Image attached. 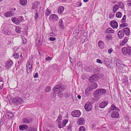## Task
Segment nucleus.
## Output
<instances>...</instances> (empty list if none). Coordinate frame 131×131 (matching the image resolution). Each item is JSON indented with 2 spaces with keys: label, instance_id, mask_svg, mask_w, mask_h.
<instances>
[{
  "label": "nucleus",
  "instance_id": "obj_1",
  "mask_svg": "<svg viewBox=\"0 0 131 131\" xmlns=\"http://www.w3.org/2000/svg\"><path fill=\"white\" fill-rule=\"evenodd\" d=\"M64 86L62 85L61 84H57L52 89V90L55 94H58L60 97H62L63 96V94L61 93L65 89Z\"/></svg>",
  "mask_w": 131,
  "mask_h": 131
},
{
  "label": "nucleus",
  "instance_id": "obj_2",
  "mask_svg": "<svg viewBox=\"0 0 131 131\" xmlns=\"http://www.w3.org/2000/svg\"><path fill=\"white\" fill-rule=\"evenodd\" d=\"M106 92V91L105 89L101 88L96 90L95 92V93L96 96L100 97L105 94Z\"/></svg>",
  "mask_w": 131,
  "mask_h": 131
},
{
  "label": "nucleus",
  "instance_id": "obj_3",
  "mask_svg": "<svg viewBox=\"0 0 131 131\" xmlns=\"http://www.w3.org/2000/svg\"><path fill=\"white\" fill-rule=\"evenodd\" d=\"M23 102L22 99L18 96L15 97L12 100V103L15 106H17L22 103Z\"/></svg>",
  "mask_w": 131,
  "mask_h": 131
},
{
  "label": "nucleus",
  "instance_id": "obj_4",
  "mask_svg": "<svg viewBox=\"0 0 131 131\" xmlns=\"http://www.w3.org/2000/svg\"><path fill=\"white\" fill-rule=\"evenodd\" d=\"M32 61L31 59H29L26 64L27 72L28 73H30L32 71Z\"/></svg>",
  "mask_w": 131,
  "mask_h": 131
},
{
  "label": "nucleus",
  "instance_id": "obj_5",
  "mask_svg": "<svg viewBox=\"0 0 131 131\" xmlns=\"http://www.w3.org/2000/svg\"><path fill=\"white\" fill-rule=\"evenodd\" d=\"M122 53L125 55L127 53L129 55H131V47H124L122 49Z\"/></svg>",
  "mask_w": 131,
  "mask_h": 131
},
{
  "label": "nucleus",
  "instance_id": "obj_6",
  "mask_svg": "<svg viewBox=\"0 0 131 131\" xmlns=\"http://www.w3.org/2000/svg\"><path fill=\"white\" fill-rule=\"evenodd\" d=\"M92 107L91 104L89 102H87L85 104L84 108L86 111H91Z\"/></svg>",
  "mask_w": 131,
  "mask_h": 131
},
{
  "label": "nucleus",
  "instance_id": "obj_7",
  "mask_svg": "<svg viewBox=\"0 0 131 131\" xmlns=\"http://www.w3.org/2000/svg\"><path fill=\"white\" fill-rule=\"evenodd\" d=\"M116 66L118 69H123L124 71L125 70L127 69V66H125L123 64H121L118 62L116 63Z\"/></svg>",
  "mask_w": 131,
  "mask_h": 131
},
{
  "label": "nucleus",
  "instance_id": "obj_8",
  "mask_svg": "<svg viewBox=\"0 0 131 131\" xmlns=\"http://www.w3.org/2000/svg\"><path fill=\"white\" fill-rule=\"evenodd\" d=\"M81 113L79 110H75L71 112V115L73 117H78L81 115Z\"/></svg>",
  "mask_w": 131,
  "mask_h": 131
},
{
  "label": "nucleus",
  "instance_id": "obj_9",
  "mask_svg": "<svg viewBox=\"0 0 131 131\" xmlns=\"http://www.w3.org/2000/svg\"><path fill=\"white\" fill-rule=\"evenodd\" d=\"M22 122L23 123L27 124L32 122V119L30 117L24 118L22 120Z\"/></svg>",
  "mask_w": 131,
  "mask_h": 131
},
{
  "label": "nucleus",
  "instance_id": "obj_10",
  "mask_svg": "<svg viewBox=\"0 0 131 131\" xmlns=\"http://www.w3.org/2000/svg\"><path fill=\"white\" fill-rule=\"evenodd\" d=\"M97 75L94 74L90 77L89 79V81L91 82L96 81L97 80Z\"/></svg>",
  "mask_w": 131,
  "mask_h": 131
},
{
  "label": "nucleus",
  "instance_id": "obj_11",
  "mask_svg": "<svg viewBox=\"0 0 131 131\" xmlns=\"http://www.w3.org/2000/svg\"><path fill=\"white\" fill-rule=\"evenodd\" d=\"M110 24L112 28L114 29H116L118 27L117 22L115 20H113L111 21Z\"/></svg>",
  "mask_w": 131,
  "mask_h": 131
},
{
  "label": "nucleus",
  "instance_id": "obj_12",
  "mask_svg": "<svg viewBox=\"0 0 131 131\" xmlns=\"http://www.w3.org/2000/svg\"><path fill=\"white\" fill-rule=\"evenodd\" d=\"M119 116V114L118 112L115 111L113 112L111 115L112 117L114 118H117Z\"/></svg>",
  "mask_w": 131,
  "mask_h": 131
},
{
  "label": "nucleus",
  "instance_id": "obj_13",
  "mask_svg": "<svg viewBox=\"0 0 131 131\" xmlns=\"http://www.w3.org/2000/svg\"><path fill=\"white\" fill-rule=\"evenodd\" d=\"M85 122V121L84 118L80 117L77 120V124L78 125H82Z\"/></svg>",
  "mask_w": 131,
  "mask_h": 131
},
{
  "label": "nucleus",
  "instance_id": "obj_14",
  "mask_svg": "<svg viewBox=\"0 0 131 131\" xmlns=\"http://www.w3.org/2000/svg\"><path fill=\"white\" fill-rule=\"evenodd\" d=\"M13 64L12 61L11 60H9L6 61L5 64V66L7 68H10Z\"/></svg>",
  "mask_w": 131,
  "mask_h": 131
},
{
  "label": "nucleus",
  "instance_id": "obj_15",
  "mask_svg": "<svg viewBox=\"0 0 131 131\" xmlns=\"http://www.w3.org/2000/svg\"><path fill=\"white\" fill-rule=\"evenodd\" d=\"M108 103V102L107 101H104L100 104L99 106L100 108H104L107 105Z\"/></svg>",
  "mask_w": 131,
  "mask_h": 131
},
{
  "label": "nucleus",
  "instance_id": "obj_16",
  "mask_svg": "<svg viewBox=\"0 0 131 131\" xmlns=\"http://www.w3.org/2000/svg\"><path fill=\"white\" fill-rule=\"evenodd\" d=\"M28 128V126L26 124H23L20 125L19 126V129L21 130H26Z\"/></svg>",
  "mask_w": 131,
  "mask_h": 131
},
{
  "label": "nucleus",
  "instance_id": "obj_17",
  "mask_svg": "<svg viewBox=\"0 0 131 131\" xmlns=\"http://www.w3.org/2000/svg\"><path fill=\"white\" fill-rule=\"evenodd\" d=\"M14 14L12 11L7 12L5 13L4 16L6 17H11L13 16Z\"/></svg>",
  "mask_w": 131,
  "mask_h": 131
},
{
  "label": "nucleus",
  "instance_id": "obj_18",
  "mask_svg": "<svg viewBox=\"0 0 131 131\" xmlns=\"http://www.w3.org/2000/svg\"><path fill=\"white\" fill-rule=\"evenodd\" d=\"M50 19L53 21H56L57 20L58 17L55 14H52L50 17Z\"/></svg>",
  "mask_w": 131,
  "mask_h": 131
},
{
  "label": "nucleus",
  "instance_id": "obj_19",
  "mask_svg": "<svg viewBox=\"0 0 131 131\" xmlns=\"http://www.w3.org/2000/svg\"><path fill=\"white\" fill-rule=\"evenodd\" d=\"M11 19L12 21L14 23L17 25L19 24H20V21L19 20L18 18H16L15 17H13Z\"/></svg>",
  "mask_w": 131,
  "mask_h": 131
},
{
  "label": "nucleus",
  "instance_id": "obj_20",
  "mask_svg": "<svg viewBox=\"0 0 131 131\" xmlns=\"http://www.w3.org/2000/svg\"><path fill=\"white\" fill-rule=\"evenodd\" d=\"M40 4L37 1L35 2L32 4V9H35L36 10L38 8V6Z\"/></svg>",
  "mask_w": 131,
  "mask_h": 131
},
{
  "label": "nucleus",
  "instance_id": "obj_21",
  "mask_svg": "<svg viewBox=\"0 0 131 131\" xmlns=\"http://www.w3.org/2000/svg\"><path fill=\"white\" fill-rule=\"evenodd\" d=\"M118 35L120 39L122 38L124 36V33L123 30H120L118 33Z\"/></svg>",
  "mask_w": 131,
  "mask_h": 131
},
{
  "label": "nucleus",
  "instance_id": "obj_22",
  "mask_svg": "<svg viewBox=\"0 0 131 131\" xmlns=\"http://www.w3.org/2000/svg\"><path fill=\"white\" fill-rule=\"evenodd\" d=\"M127 38L126 37H125L123 40L120 42V45L121 46H123L125 45L127 43Z\"/></svg>",
  "mask_w": 131,
  "mask_h": 131
},
{
  "label": "nucleus",
  "instance_id": "obj_23",
  "mask_svg": "<svg viewBox=\"0 0 131 131\" xmlns=\"http://www.w3.org/2000/svg\"><path fill=\"white\" fill-rule=\"evenodd\" d=\"M116 110L119 111V109L118 107H117L114 104L112 105L111 106V107L109 108V112H111V111L112 110Z\"/></svg>",
  "mask_w": 131,
  "mask_h": 131
},
{
  "label": "nucleus",
  "instance_id": "obj_24",
  "mask_svg": "<svg viewBox=\"0 0 131 131\" xmlns=\"http://www.w3.org/2000/svg\"><path fill=\"white\" fill-rule=\"evenodd\" d=\"M59 24L60 28L62 29H64V26L63 25V21L62 19H61L60 20Z\"/></svg>",
  "mask_w": 131,
  "mask_h": 131
},
{
  "label": "nucleus",
  "instance_id": "obj_25",
  "mask_svg": "<svg viewBox=\"0 0 131 131\" xmlns=\"http://www.w3.org/2000/svg\"><path fill=\"white\" fill-rule=\"evenodd\" d=\"M91 90V89L90 87H88L85 89V93L86 95L89 96L90 95Z\"/></svg>",
  "mask_w": 131,
  "mask_h": 131
},
{
  "label": "nucleus",
  "instance_id": "obj_26",
  "mask_svg": "<svg viewBox=\"0 0 131 131\" xmlns=\"http://www.w3.org/2000/svg\"><path fill=\"white\" fill-rule=\"evenodd\" d=\"M98 46L100 49H102L103 48L104 46V42L102 41H100L98 43Z\"/></svg>",
  "mask_w": 131,
  "mask_h": 131
},
{
  "label": "nucleus",
  "instance_id": "obj_27",
  "mask_svg": "<svg viewBox=\"0 0 131 131\" xmlns=\"http://www.w3.org/2000/svg\"><path fill=\"white\" fill-rule=\"evenodd\" d=\"M114 32V31L111 28H107L105 31V32L106 33H112Z\"/></svg>",
  "mask_w": 131,
  "mask_h": 131
},
{
  "label": "nucleus",
  "instance_id": "obj_28",
  "mask_svg": "<svg viewBox=\"0 0 131 131\" xmlns=\"http://www.w3.org/2000/svg\"><path fill=\"white\" fill-rule=\"evenodd\" d=\"M123 31L126 35H128L129 34L130 31L128 28L126 27L124 28Z\"/></svg>",
  "mask_w": 131,
  "mask_h": 131
},
{
  "label": "nucleus",
  "instance_id": "obj_29",
  "mask_svg": "<svg viewBox=\"0 0 131 131\" xmlns=\"http://www.w3.org/2000/svg\"><path fill=\"white\" fill-rule=\"evenodd\" d=\"M64 8L63 6H60L58 8V12L59 14H61L64 10Z\"/></svg>",
  "mask_w": 131,
  "mask_h": 131
},
{
  "label": "nucleus",
  "instance_id": "obj_30",
  "mask_svg": "<svg viewBox=\"0 0 131 131\" xmlns=\"http://www.w3.org/2000/svg\"><path fill=\"white\" fill-rule=\"evenodd\" d=\"M97 85L96 83H93L91 84V90L95 89L97 87Z\"/></svg>",
  "mask_w": 131,
  "mask_h": 131
},
{
  "label": "nucleus",
  "instance_id": "obj_31",
  "mask_svg": "<svg viewBox=\"0 0 131 131\" xmlns=\"http://www.w3.org/2000/svg\"><path fill=\"white\" fill-rule=\"evenodd\" d=\"M19 2L21 5L24 6L26 4L27 1V0H20Z\"/></svg>",
  "mask_w": 131,
  "mask_h": 131
},
{
  "label": "nucleus",
  "instance_id": "obj_32",
  "mask_svg": "<svg viewBox=\"0 0 131 131\" xmlns=\"http://www.w3.org/2000/svg\"><path fill=\"white\" fill-rule=\"evenodd\" d=\"M119 6L117 5H115L113 8V11L114 12H116L119 9Z\"/></svg>",
  "mask_w": 131,
  "mask_h": 131
},
{
  "label": "nucleus",
  "instance_id": "obj_33",
  "mask_svg": "<svg viewBox=\"0 0 131 131\" xmlns=\"http://www.w3.org/2000/svg\"><path fill=\"white\" fill-rule=\"evenodd\" d=\"M36 45L38 47L40 46L42 44V41L40 40H37L36 41Z\"/></svg>",
  "mask_w": 131,
  "mask_h": 131
},
{
  "label": "nucleus",
  "instance_id": "obj_34",
  "mask_svg": "<svg viewBox=\"0 0 131 131\" xmlns=\"http://www.w3.org/2000/svg\"><path fill=\"white\" fill-rule=\"evenodd\" d=\"M112 36L109 34L106 35V38L107 40H111L112 39Z\"/></svg>",
  "mask_w": 131,
  "mask_h": 131
},
{
  "label": "nucleus",
  "instance_id": "obj_35",
  "mask_svg": "<svg viewBox=\"0 0 131 131\" xmlns=\"http://www.w3.org/2000/svg\"><path fill=\"white\" fill-rule=\"evenodd\" d=\"M21 29L19 27L16 26V27L15 30L17 33H20L21 32Z\"/></svg>",
  "mask_w": 131,
  "mask_h": 131
},
{
  "label": "nucleus",
  "instance_id": "obj_36",
  "mask_svg": "<svg viewBox=\"0 0 131 131\" xmlns=\"http://www.w3.org/2000/svg\"><path fill=\"white\" fill-rule=\"evenodd\" d=\"M51 90V87L49 86H47L45 89V91L46 92H50Z\"/></svg>",
  "mask_w": 131,
  "mask_h": 131
},
{
  "label": "nucleus",
  "instance_id": "obj_37",
  "mask_svg": "<svg viewBox=\"0 0 131 131\" xmlns=\"http://www.w3.org/2000/svg\"><path fill=\"white\" fill-rule=\"evenodd\" d=\"M116 16L117 17L120 18L122 17V14L121 12H119L116 13Z\"/></svg>",
  "mask_w": 131,
  "mask_h": 131
},
{
  "label": "nucleus",
  "instance_id": "obj_38",
  "mask_svg": "<svg viewBox=\"0 0 131 131\" xmlns=\"http://www.w3.org/2000/svg\"><path fill=\"white\" fill-rule=\"evenodd\" d=\"M68 121L67 119H64L62 122V125L63 126H64L68 122Z\"/></svg>",
  "mask_w": 131,
  "mask_h": 131
},
{
  "label": "nucleus",
  "instance_id": "obj_39",
  "mask_svg": "<svg viewBox=\"0 0 131 131\" xmlns=\"http://www.w3.org/2000/svg\"><path fill=\"white\" fill-rule=\"evenodd\" d=\"M118 5H119L120 8L122 9H123L124 7V6L123 3L121 2H119L118 3Z\"/></svg>",
  "mask_w": 131,
  "mask_h": 131
},
{
  "label": "nucleus",
  "instance_id": "obj_40",
  "mask_svg": "<svg viewBox=\"0 0 131 131\" xmlns=\"http://www.w3.org/2000/svg\"><path fill=\"white\" fill-rule=\"evenodd\" d=\"M126 15H124L122 19V23H125L126 22Z\"/></svg>",
  "mask_w": 131,
  "mask_h": 131
},
{
  "label": "nucleus",
  "instance_id": "obj_41",
  "mask_svg": "<svg viewBox=\"0 0 131 131\" xmlns=\"http://www.w3.org/2000/svg\"><path fill=\"white\" fill-rule=\"evenodd\" d=\"M128 24L126 23H124L123 24H121L120 25V27H125L127 26Z\"/></svg>",
  "mask_w": 131,
  "mask_h": 131
},
{
  "label": "nucleus",
  "instance_id": "obj_42",
  "mask_svg": "<svg viewBox=\"0 0 131 131\" xmlns=\"http://www.w3.org/2000/svg\"><path fill=\"white\" fill-rule=\"evenodd\" d=\"M79 131H85V129L83 126L80 127L79 128Z\"/></svg>",
  "mask_w": 131,
  "mask_h": 131
},
{
  "label": "nucleus",
  "instance_id": "obj_43",
  "mask_svg": "<svg viewBox=\"0 0 131 131\" xmlns=\"http://www.w3.org/2000/svg\"><path fill=\"white\" fill-rule=\"evenodd\" d=\"M72 126V125L71 124H70L68 126L67 129L68 130H71Z\"/></svg>",
  "mask_w": 131,
  "mask_h": 131
},
{
  "label": "nucleus",
  "instance_id": "obj_44",
  "mask_svg": "<svg viewBox=\"0 0 131 131\" xmlns=\"http://www.w3.org/2000/svg\"><path fill=\"white\" fill-rule=\"evenodd\" d=\"M127 3L128 6L131 7V0H128L127 1Z\"/></svg>",
  "mask_w": 131,
  "mask_h": 131
},
{
  "label": "nucleus",
  "instance_id": "obj_45",
  "mask_svg": "<svg viewBox=\"0 0 131 131\" xmlns=\"http://www.w3.org/2000/svg\"><path fill=\"white\" fill-rule=\"evenodd\" d=\"M18 18L19 20L20 21V23L23 20V17L22 16H19Z\"/></svg>",
  "mask_w": 131,
  "mask_h": 131
},
{
  "label": "nucleus",
  "instance_id": "obj_46",
  "mask_svg": "<svg viewBox=\"0 0 131 131\" xmlns=\"http://www.w3.org/2000/svg\"><path fill=\"white\" fill-rule=\"evenodd\" d=\"M51 13V12H50V11H49L48 9H47L46 10V14L47 15H49Z\"/></svg>",
  "mask_w": 131,
  "mask_h": 131
},
{
  "label": "nucleus",
  "instance_id": "obj_47",
  "mask_svg": "<svg viewBox=\"0 0 131 131\" xmlns=\"http://www.w3.org/2000/svg\"><path fill=\"white\" fill-rule=\"evenodd\" d=\"M70 93L68 92H65L64 93V95L66 97H68L69 96Z\"/></svg>",
  "mask_w": 131,
  "mask_h": 131
},
{
  "label": "nucleus",
  "instance_id": "obj_48",
  "mask_svg": "<svg viewBox=\"0 0 131 131\" xmlns=\"http://www.w3.org/2000/svg\"><path fill=\"white\" fill-rule=\"evenodd\" d=\"M13 56L16 59L18 57L19 55L18 53H15L13 55Z\"/></svg>",
  "mask_w": 131,
  "mask_h": 131
},
{
  "label": "nucleus",
  "instance_id": "obj_49",
  "mask_svg": "<svg viewBox=\"0 0 131 131\" xmlns=\"http://www.w3.org/2000/svg\"><path fill=\"white\" fill-rule=\"evenodd\" d=\"M22 39L23 43H25L26 42V40L25 38L24 37H22Z\"/></svg>",
  "mask_w": 131,
  "mask_h": 131
},
{
  "label": "nucleus",
  "instance_id": "obj_50",
  "mask_svg": "<svg viewBox=\"0 0 131 131\" xmlns=\"http://www.w3.org/2000/svg\"><path fill=\"white\" fill-rule=\"evenodd\" d=\"M49 40L50 41H55L56 40V38H55L50 37L49 38Z\"/></svg>",
  "mask_w": 131,
  "mask_h": 131
},
{
  "label": "nucleus",
  "instance_id": "obj_51",
  "mask_svg": "<svg viewBox=\"0 0 131 131\" xmlns=\"http://www.w3.org/2000/svg\"><path fill=\"white\" fill-rule=\"evenodd\" d=\"M4 123V122L1 119L0 120V126H1L2 125L3 123Z\"/></svg>",
  "mask_w": 131,
  "mask_h": 131
},
{
  "label": "nucleus",
  "instance_id": "obj_52",
  "mask_svg": "<svg viewBox=\"0 0 131 131\" xmlns=\"http://www.w3.org/2000/svg\"><path fill=\"white\" fill-rule=\"evenodd\" d=\"M82 64V62L80 61H79L77 63V65L78 66H80Z\"/></svg>",
  "mask_w": 131,
  "mask_h": 131
},
{
  "label": "nucleus",
  "instance_id": "obj_53",
  "mask_svg": "<svg viewBox=\"0 0 131 131\" xmlns=\"http://www.w3.org/2000/svg\"><path fill=\"white\" fill-rule=\"evenodd\" d=\"M96 62L102 64V63L101 60L99 59H97L96 60Z\"/></svg>",
  "mask_w": 131,
  "mask_h": 131
},
{
  "label": "nucleus",
  "instance_id": "obj_54",
  "mask_svg": "<svg viewBox=\"0 0 131 131\" xmlns=\"http://www.w3.org/2000/svg\"><path fill=\"white\" fill-rule=\"evenodd\" d=\"M38 16L37 13H36L35 15L34 16V17L35 18V19H36L38 18Z\"/></svg>",
  "mask_w": 131,
  "mask_h": 131
},
{
  "label": "nucleus",
  "instance_id": "obj_55",
  "mask_svg": "<svg viewBox=\"0 0 131 131\" xmlns=\"http://www.w3.org/2000/svg\"><path fill=\"white\" fill-rule=\"evenodd\" d=\"M52 59L51 57H47L46 58V61H49L51 60Z\"/></svg>",
  "mask_w": 131,
  "mask_h": 131
},
{
  "label": "nucleus",
  "instance_id": "obj_56",
  "mask_svg": "<svg viewBox=\"0 0 131 131\" xmlns=\"http://www.w3.org/2000/svg\"><path fill=\"white\" fill-rule=\"evenodd\" d=\"M77 4L78 5V6H80L82 5V3L80 2H78L77 3Z\"/></svg>",
  "mask_w": 131,
  "mask_h": 131
},
{
  "label": "nucleus",
  "instance_id": "obj_57",
  "mask_svg": "<svg viewBox=\"0 0 131 131\" xmlns=\"http://www.w3.org/2000/svg\"><path fill=\"white\" fill-rule=\"evenodd\" d=\"M38 74L37 73H36L35 74V75L34 76V78H37L38 77Z\"/></svg>",
  "mask_w": 131,
  "mask_h": 131
},
{
  "label": "nucleus",
  "instance_id": "obj_58",
  "mask_svg": "<svg viewBox=\"0 0 131 131\" xmlns=\"http://www.w3.org/2000/svg\"><path fill=\"white\" fill-rule=\"evenodd\" d=\"M113 51V50L112 49H110L108 50V52L109 53H111Z\"/></svg>",
  "mask_w": 131,
  "mask_h": 131
},
{
  "label": "nucleus",
  "instance_id": "obj_59",
  "mask_svg": "<svg viewBox=\"0 0 131 131\" xmlns=\"http://www.w3.org/2000/svg\"><path fill=\"white\" fill-rule=\"evenodd\" d=\"M62 118V116H61L60 115H59L58 118V119L59 120H60Z\"/></svg>",
  "mask_w": 131,
  "mask_h": 131
},
{
  "label": "nucleus",
  "instance_id": "obj_60",
  "mask_svg": "<svg viewBox=\"0 0 131 131\" xmlns=\"http://www.w3.org/2000/svg\"><path fill=\"white\" fill-rule=\"evenodd\" d=\"M7 31L5 30V31H4V32L3 31V32L5 35L8 34V32H7Z\"/></svg>",
  "mask_w": 131,
  "mask_h": 131
},
{
  "label": "nucleus",
  "instance_id": "obj_61",
  "mask_svg": "<svg viewBox=\"0 0 131 131\" xmlns=\"http://www.w3.org/2000/svg\"><path fill=\"white\" fill-rule=\"evenodd\" d=\"M18 49V47H15L13 48V49L14 51Z\"/></svg>",
  "mask_w": 131,
  "mask_h": 131
},
{
  "label": "nucleus",
  "instance_id": "obj_62",
  "mask_svg": "<svg viewBox=\"0 0 131 131\" xmlns=\"http://www.w3.org/2000/svg\"><path fill=\"white\" fill-rule=\"evenodd\" d=\"M113 17V15L111 14H110L109 15V18H112Z\"/></svg>",
  "mask_w": 131,
  "mask_h": 131
},
{
  "label": "nucleus",
  "instance_id": "obj_63",
  "mask_svg": "<svg viewBox=\"0 0 131 131\" xmlns=\"http://www.w3.org/2000/svg\"><path fill=\"white\" fill-rule=\"evenodd\" d=\"M4 84L3 83L2 85H1L0 86V89H1V90H2V89L3 88V86Z\"/></svg>",
  "mask_w": 131,
  "mask_h": 131
},
{
  "label": "nucleus",
  "instance_id": "obj_64",
  "mask_svg": "<svg viewBox=\"0 0 131 131\" xmlns=\"http://www.w3.org/2000/svg\"><path fill=\"white\" fill-rule=\"evenodd\" d=\"M77 97L78 99H81V95H78L77 96Z\"/></svg>",
  "mask_w": 131,
  "mask_h": 131
}]
</instances>
